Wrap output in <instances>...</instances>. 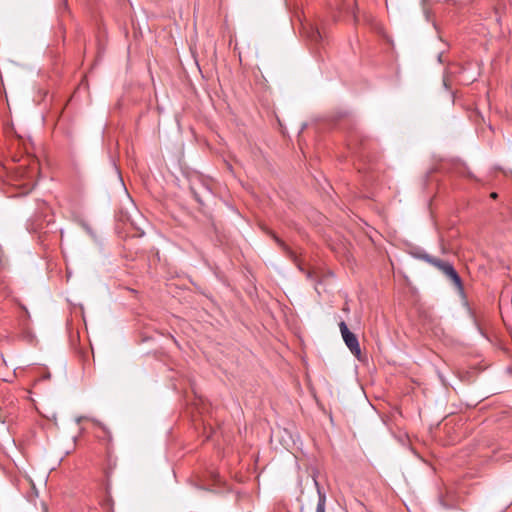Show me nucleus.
<instances>
[{"instance_id": "nucleus-2", "label": "nucleus", "mask_w": 512, "mask_h": 512, "mask_svg": "<svg viewBox=\"0 0 512 512\" xmlns=\"http://www.w3.org/2000/svg\"><path fill=\"white\" fill-rule=\"evenodd\" d=\"M20 176L27 180L25 186L28 190L33 189L36 184V177L39 171L38 161L35 157L27 156L18 167Z\"/></svg>"}, {"instance_id": "nucleus-10", "label": "nucleus", "mask_w": 512, "mask_h": 512, "mask_svg": "<svg viewBox=\"0 0 512 512\" xmlns=\"http://www.w3.org/2000/svg\"><path fill=\"white\" fill-rule=\"evenodd\" d=\"M490 197H491L492 199H496V198L498 197V194H497L496 192H492V193L490 194Z\"/></svg>"}, {"instance_id": "nucleus-11", "label": "nucleus", "mask_w": 512, "mask_h": 512, "mask_svg": "<svg viewBox=\"0 0 512 512\" xmlns=\"http://www.w3.org/2000/svg\"><path fill=\"white\" fill-rule=\"evenodd\" d=\"M307 276H308V278H311L312 277L311 272H308Z\"/></svg>"}, {"instance_id": "nucleus-3", "label": "nucleus", "mask_w": 512, "mask_h": 512, "mask_svg": "<svg viewBox=\"0 0 512 512\" xmlns=\"http://www.w3.org/2000/svg\"><path fill=\"white\" fill-rule=\"evenodd\" d=\"M339 328L341 331L342 338L350 352L358 360H362L361 348L357 336L348 329L344 321H341L339 323Z\"/></svg>"}, {"instance_id": "nucleus-5", "label": "nucleus", "mask_w": 512, "mask_h": 512, "mask_svg": "<svg viewBox=\"0 0 512 512\" xmlns=\"http://www.w3.org/2000/svg\"><path fill=\"white\" fill-rule=\"evenodd\" d=\"M314 483H315V487H316L317 494H318V502H317V506H316V512H326V501H327L326 494L320 487L317 480L314 479Z\"/></svg>"}, {"instance_id": "nucleus-1", "label": "nucleus", "mask_w": 512, "mask_h": 512, "mask_svg": "<svg viewBox=\"0 0 512 512\" xmlns=\"http://www.w3.org/2000/svg\"><path fill=\"white\" fill-rule=\"evenodd\" d=\"M416 257L426 261L427 263L440 270L453 283L458 291H463V283L461 277L451 263L433 257L425 252L418 253Z\"/></svg>"}, {"instance_id": "nucleus-6", "label": "nucleus", "mask_w": 512, "mask_h": 512, "mask_svg": "<svg viewBox=\"0 0 512 512\" xmlns=\"http://www.w3.org/2000/svg\"><path fill=\"white\" fill-rule=\"evenodd\" d=\"M307 37L315 43H318L322 40V34L320 30L318 29V27L312 24H310L309 28L307 29Z\"/></svg>"}, {"instance_id": "nucleus-4", "label": "nucleus", "mask_w": 512, "mask_h": 512, "mask_svg": "<svg viewBox=\"0 0 512 512\" xmlns=\"http://www.w3.org/2000/svg\"><path fill=\"white\" fill-rule=\"evenodd\" d=\"M190 189H191L192 194L194 195V198L200 204L203 203L205 197H207L211 194L209 187L200 181L198 184L192 183Z\"/></svg>"}, {"instance_id": "nucleus-7", "label": "nucleus", "mask_w": 512, "mask_h": 512, "mask_svg": "<svg viewBox=\"0 0 512 512\" xmlns=\"http://www.w3.org/2000/svg\"><path fill=\"white\" fill-rule=\"evenodd\" d=\"M0 404L7 414H10L11 407L14 405V397L8 396L0 400Z\"/></svg>"}, {"instance_id": "nucleus-8", "label": "nucleus", "mask_w": 512, "mask_h": 512, "mask_svg": "<svg viewBox=\"0 0 512 512\" xmlns=\"http://www.w3.org/2000/svg\"><path fill=\"white\" fill-rule=\"evenodd\" d=\"M504 175L506 176H512V170H502Z\"/></svg>"}, {"instance_id": "nucleus-9", "label": "nucleus", "mask_w": 512, "mask_h": 512, "mask_svg": "<svg viewBox=\"0 0 512 512\" xmlns=\"http://www.w3.org/2000/svg\"><path fill=\"white\" fill-rule=\"evenodd\" d=\"M273 237L277 241V243H279L282 247L286 248L284 243L280 239H278L276 236H273Z\"/></svg>"}]
</instances>
